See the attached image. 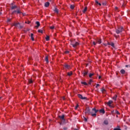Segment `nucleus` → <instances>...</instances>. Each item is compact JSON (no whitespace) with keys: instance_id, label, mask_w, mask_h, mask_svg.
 <instances>
[{"instance_id":"f257e3e1","label":"nucleus","mask_w":130,"mask_h":130,"mask_svg":"<svg viewBox=\"0 0 130 130\" xmlns=\"http://www.w3.org/2000/svg\"><path fill=\"white\" fill-rule=\"evenodd\" d=\"M92 111L94 112V113H93V112H90V109L89 108H86L84 113L85 114H91V116H94V117H96V116L97 115V113L99 110H96L95 108H92Z\"/></svg>"},{"instance_id":"f03ea898","label":"nucleus","mask_w":130,"mask_h":130,"mask_svg":"<svg viewBox=\"0 0 130 130\" xmlns=\"http://www.w3.org/2000/svg\"><path fill=\"white\" fill-rule=\"evenodd\" d=\"M12 26H15L16 28H19V29H23V26L21 25V23H13Z\"/></svg>"},{"instance_id":"7ed1b4c3","label":"nucleus","mask_w":130,"mask_h":130,"mask_svg":"<svg viewBox=\"0 0 130 130\" xmlns=\"http://www.w3.org/2000/svg\"><path fill=\"white\" fill-rule=\"evenodd\" d=\"M123 30V27L122 26H119L118 27V29H116V33L117 34H119L120 33H121Z\"/></svg>"},{"instance_id":"20e7f679","label":"nucleus","mask_w":130,"mask_h":130,"mask_svg":"<svg viewBox=\"0 0 130 130\" xmlns=\"http://www.w3.org/2000/svg\"><path fill=\"white\" fill-rule=\"evenodd\" d=\"M13 14H22L21 10H20V8H17L16 10L13 11Z\"/></svg>"},{"instance_id":"39448f33","label":"nucleus","mask_w":130,"mask_h":130,"mask_svg":"<svg viewBox=\"0 0 130 130\" xmlns=\"http://www.w3.org/2000/svg\"><path fill=\"white\" fill-rule=\"evenodd\" d=\"M78 96L79 97V98L82 99V100H86V99H87L86 97H83V95L80 94H78Z\"/></svg>"},{"instance_id":"423d86ee","label":"nucleus","mask_w":130,"mask_h":130,"mask_svg":"<svg viewBox=\"0 0 130 130\" xmlns=\"http://www.w3.org/2000/svg\"><path fill=\"white\" fill-rule=\"evenodd\" d=\"M88 73H89L88 71L84 70L83 72H82V74H83V77H86L87 75H88Z\"/></svg>"},{"instance_id":"0eeeda50","label":"nucleus","mask_w":130,"mask_h":130,"mask_svg":"<svg viewBox=\"0 0 130 130\" xmlns=\"http://www.w3.org/2000/svg\"><path fill=\"white\" fill-rule=\"evenodd\" d=\"M112 103H113V102L112 101H109L107 103V106H109V107H111V104H112Z\"/></svg>"},{"instance_id":"6e6552de","label":"nucleus","mask_w":130,"mask_h":130,"mask_svg":"<svg viewBox=\"0 0 130 130\" xmlns=\"http://www.w3.org/2000/svg\"><path fill=\"white\" fill-rule=\"evenodd\" d=\"M59 118L61 119V120H63V121H66V119H64V115H62L61 116H59Z\"/></svg>"},{"instance_id":"1a4fd4ad","label":"nucleus","mask_w":130,"mask_h":130,"mask_svg":"<svg viewBox=\"0 0 130 130\" xmlns=\"http://www.w3.org/2000/svg\"><path fill=\"white\" fill-rule=\"evenodd\" d=\"M64 67L65 68V69H67V70H69V69H71V66L68 64H65L64 65Z\"/></svg>"},{"instance_id":"9d476101","label":"nucleus","mask_w":130,"mask_h":130,"mask_svg":"<svg viewBox=\"0 0 130 130\" xmlns=\"http://www.w3.org/2000/svg\"><path fill=\"white\" fill-rule=\"evenodd\" d=\"M36 24H37L36 28H39V26H40V22H39V21H36Z\"/></svg>"},{"instance_id":"9b49d317","label":"nucleus","mask_w":130,"mask_h":130,"mask_svg":"<svg viewBox=\"0 0 130 130\" xmlns=\"http://www.w3.org/2000/svg\"><path fill=\"white\" fill-rule=\"evenodd\" d=\"M72 45L73 47H76L77 45H79V43L76 42L75 44H72Z\"/></svg>"},{"instance_id":"f8f14e48","label":"nucleus","mask_w":130,"mask_h":130,"mask_svg":"<svg viewBox=\"0 0 130 130\" xmlns=\"http://www.w3.org/2000/svg\"><path fill=\"white\" fill-rule=\"evenodd\" d=\"M99 112H100V113H103V114H104V113H105V110H104V109L100 110Z\"/></svg>"},{"instance_id":"ddd939ff","label":"nucleus","mask_w":130,"mask_h":130,"mask_svg":"<svg viewBox=\"0 0 130 130\" xmlns=\"http://www.w3.org/2000/svg\"><path fill=\"white\" fill-rule=\"evenodd\" d=\"M18 8V7H17V6H16V5L12 6L11 7V10H15V9H16V10H17Z\"/></svg>"},{"instance_id":"4468645a","label":"nucleus","mask_w":130,"mask_h":130,"mask_svg":"<svg viewBox=\"0 0 130 130\" xmlns=\"http://www.w3.org/2000/svg\"><path fill=\"white\" fill-rule=\"evenodd\" d=\"M108 45H111L112 47H114V43H108Z\"/></svg>"},{"instance_id":"2eb2a0df","label":"nucleus","mask_w":130,"mask_h":130,"mask_svg":"<svg viewBox=\"0 0 130 130\" xmlns=\"http://www.w3.org/2000/svg\"><path fill=\"white\" fill-rule=\"evenodd\" d=\"M120 73L122 74V75H124V74H125V71L123 69H122L120 70Z\"/></svg>"},{"instance_id":"dca6fc26","label":"nucleus","mask_w":130,"mask_h":130,"mask_svg":"<svg viewBox=\"0 0 130 130\" xmlns=\"http://www.w3.org/2000/svg\"><path fill=\"white\" fill-rule=\"evenodd\" d=\"M109 122L108 120H105L104 121V124H105L106 125H108Z\"/></svg>"},{"instance_id":"f3484780","label":"nucleus","mask_w":130,"mask_h":130,"mask_svg":"<svg viewBox=\"0 0 130 130\" xmlns=\"http://www.w3.org/2000/svg\"><path fill=\"white\" fill-rule=\"evenodd\" d=\"M113 130H121L120 129V126L119 125H118L116 128H114Z\"/></svg>"},{"instance_id":"a211bd4d","label":"nucleus","mask_w":130,"mask_h":130,"mask_svg":"<svg viewBox=\"0 0 130 130\" xmlns=\"http://www.w3.org/2000/svg\"><path fill=\"white\" fill-rule=\"evenodd\" d=\"M45 7L46 8H48V7H49V2H46L45 4Z\"/></svg>"},{"instance_id":"6ab92c4d","label":"nucleus","mask_w":130,"mask_h":130,"mask_svg":"<svg viewBox=\"0 0 130 130\" xmlns=\"http://www.w3.org/2000/svg\"><path fill=\"white\" fill-rule=\"evenodd\" d=\"M45 61H46L47 63H48V62H49V61H48V56H46L45 57Z\"/></svg>"},{"instance_id":"aec40b11","label":"nucleus","mask_w":130,"mask_h":130,"mask_svg":"<svg viewBox=\"0 0 130 130\" xmlns=\"http://www.w3.org/2000/svg\"><path fill=\"white\" fill-rule=\"evenodd\" d=\"M33 36H34V35L33 34H30L31 39L32 41H34V38L33 37Z\"/></svg>"},{"instance_id":"412c9836","label":"nucleus","mask_w":130,"mask_h":130,"mask_svg":"<svg viewBox=\"0 0 130 130\" xmlns=\"http://www.w3.org/2000/svg\"><path fill=\"white\" fill-rule=\"evenodd\" d=\"M81 84H82V85H85V86H87V85H88V83H86V82H83V81H82V82H81Z\"/></svg>"},{"instance_id":"4be33fe9","label":"nucleus","mask_w":130,"mask_h":130,"mask_svg":"<svg viewBox=\"0 0 130 130\" xmlns=\"http://www.w3.org/2000/svg\"><path fill=\"white\" fill-rule=\"evenodd\" d=\"M87 7H85L84 8V9H83V10L82 11L83 13H86V12L87 11Z\"/></svg>"},{"instance_id":"5701e85b","label":"nucleus","mask_w":130,"mask_h":130,"mask_svg":"<svg viewBox=\"0 0 130 130\" xmlns=\"http://www.w3.org/2000/svg\"><path fill=\"white\" fill-rule=\"evenodd\" d=\"M101 91H102V93H105V92H106V90L105 89H104V87H103L101 89Z\"/></svg>"},{"instance_id":"b1692460","label":"nucleus","mask_w":130,"mask_h":130,"mask_svg":"<svg viewBox=\"0 0 130 130\" xmlns=\"http://www.w3.org/2000/svg\"><path fill=\"white\" fill-rule=\"evenodd\" d=\"M54 12H55V13H56V14H58V9L57 8H55Z\"/></svg>"},{"instance_id":"393cba45","label":"nucleus","mask_w":130,"mask_h":130,"mask_svg":"<svg viewBox=\"0 0 130 130\" xmlns=\"http://www.w3.org/2000/svg\"><path fill=\"white\" fill-rule=\"evenodd\" d=\"M68 76H69L70 77V76H72V75H73V72H68L67 73Z\"/></svg>"},{"instance_id":"a878e982","label":"nucleus","mask_w":130,"mask_h":130,"mask_svg":"<svg viewBox=\"0 0 130 130\" xmlns=\"http://www.w3.org/2000/svg\"><path fill=\"white\" fill-rule=\"evenodd\" d=\"M45 39H46V41H49V36H46Z\"/></svg>"},{"instance_id":"bb28decb","label":"nucleus","mask_w":130,"mask_h":130,"mask_svg":"<svg viewBox=\"0 0 130 130\" xmlns=\"http://www.w3.org/2000/svg\"><path fill=\"white\" fill-rule=\"evenodd\" d=\"M116 98H117V96L116 95H115L113 96V100H115V101H116Z\"/></svg>"},{"instance_id":"cd10ccee","label":"nucleus","mask_w":130,"mask_h":130,"mask_svg":"<svg viewBox=\"0 0 130 130\" xmlns=\"http://www.w3.org/2000/svg\"><path fill=\"white\" fill-rule=\"evenodd\" d=\"M70 8L71 9V10H74V9H75V6L71 5L70 6Z\"/></svg>"},{"instance_id":"c85d7f7f","label":"nucleus","mask_w":130,"mask_h":130,"mask_svg":"<svg viewBox=\"0 0 130 130\" xmlns=\"http://www.w3.org/2000/svg\"><path fill=\"white\" fill-rule=\"evenodd\" d=\"M115 11H116V12H119V9H118V7H116L115 8Z\"/></svg>"},{"instance_id":"c756f323","label":"nucleus","mask_w":130,"mask_h":130,"mask_svg":"<svg viewBox=\"0 0 130 130\" xmlns=\"http://www.w3.org/2000/svg\"><path fill=\"white\" fill-rule=\"evenodd\" d=\"M38 32L39 33H41V34H42V33H43V30H41V29H39V30H38Z\"/></svg>"},{"instance_id":"7c9ffc66","label":"nucleus","mask_w":130,"mask_h":130,"mask_svg":"<svg viewBox=\"0 0 130 130\" xmlns=\"http://www.w3.org/2000/svg\"><path fill=\"white\" fill-rule=\"evenodd\" d=\"M97 42H98V43L100 44L101 43V39H98L97 40Z\"/></svg>"},{"instance_id":"2f4dec72","label":"nucleus","mask_w":130,"mask_h":130,"mask_svg":"<svg viewBox=\"0 0 130 130\" xmlns=\"http://www.w3.org/2000/svg\"><path fill=\"white\" fill-rule=\"evenodd\" d=\"M92 76H94V73H90V74H89V77H90V78H92Z\"/></svg>"},{"instance_id":"473e14b6","label":"nucleus","mask_w":130,"mask_h":130,"mask_svg":"<svg viewBox=\"0 0 130 130\" xmlns=\"http://www.w3.org/2000/svg\"><path fill=\"white\" fill-rule=\"evenodd\" d=\"M115 113H116V114H118L119 115V114H120V113H119V112H118V111L116 110L115 111Z\"/></svg>"},{"instance_id":"72a5a7b5","label":"nucleus","mask_w":130,"mask_h":130,"mask_svg":"<svg viewBox=\"0 0 130 130\" xmlns=\"http://www.w3.org/2000/svg\"><path fill=\"white\" fill-rule=\"evenodd\" d=\"M12 20V18H7V22L9 23V22H11Z\"/></svg>"},{"instance_id":"f704fd0d","label":"nucleus","mask_w":130,"mask_h":130,"mask_svg":"<svg viewBox=\"0 0 130 130\" xmlns=\"http://www.w3.org/2000/svg\"><path fill=\"white\" fill-rule=\"evenodd\" d=\"M50 29H51V30H53V29H54V26L53 25V26H50Z\"/></svg>"},{"instance_id":"c9c22d12","label":"nucleus","mask_w":130,"mask_h":130,"mask_svg":"<svg viewBox=\"0 0 130 130\" xmlns=\"http://www.w3.org/2000/svg\"><path fill=\"white\" fill-rule=\"evenodd\" d=\"M28 82H29V84H32V83H33V81L31 79L29 80Z\"/></svg>"},{"instance_id":"e433bc0d","label":"nucleus","mask_w":130,"mask_h":130,"mask_svg":"<svg viewBox=\"0 0 130 130\" xmlns=\"http://www.w3.org/2000/svg\"><path fill=\"white\" fill-rule=\"evenodd\" d=\"M91 82H93V80H92V79H90L89 82L88 83V84H89V85H91Z\"/></svg>"},{"instance_id":"4c0bfd02","label":"nucleus","mask_w":130,"mask_h":130,"mask_svg":"<svg viewBox=\"0 0 130 130\" xmlns=\"http://www.w3.org/2000/svg\"><path fill=\"white\" fill-rule=\"evenodd\" d=\"M102 5H103V6H106V2L103 3H102Z\"/></svg>"},{"instance_id":"58836bf2","label":"nucleus","mask_w":130,"mask_h":130,"mask_svg":"<svg viewBox=\"0 0 130 130\" xmlns=\"http://www.w3.org/2000/svg\"><path fill=\"white\" fill-rule=\"evenodd\" d=\"M99 86H100V85L99 84H97L96 86H95V88H98V87H99Z\"/></svg>"},{"instance_id":"ea45409f","label":"nucleus","mask_w":130,"mask_h":130,"mask_svg":"<svg viewBox=\"0 0 130 130\" xmlns=\"http://www.w3.org/2000/svg\"><path fill=\"white\" fill-rule=\"evenodd\" d=\"M63 129L64 130H67L68 129V127H64Z\"/></svg>"},{"instance_id":"a19ab883","label":"nucleus","mask_w":130,"mask_h":130,"mask_svg":"<svg viewBox=\"0 0 130 130\" xmlns=\"http://www.w3.org/2000/svg\"><path fill=\"white\" fill-rule=\"evenodd\" d=\"M70 53V51H65V53H66V54H68V53Z\"/></svg>"},{"instance_id":"79ce46f5","label":"nucleus","mask_w":130,"mask_h":130,"mask_svg":"<svg viewBox=\"0 0 130 130\" xmlns=\"http://www.w3.org/2000/svg\"><path fill=\"white\" fill-rule=\"evenodd\" d=\"M78 107H79V105H77V106L75 107V109H77Z\"/></svg>"},{"instance_id":"37998d69","label":"nucleus","mask_w":130,"mask_h":130,"mask_svg":"<svg viewBox=\"0 0 130 130\" xmlns=\"http://www.w3.org/2000/svg\"><path fill=\"white\" fill-rule=\"evenodd\" d=\"M130 65H125V68H129Z\"/></svg>"},{"instance_id":"c03bdc74","label":"nucleus","mask_w":130,"mask_h":130,"mask_svg":"<svg viewBox=\"0 0 130 130\" xmlns=\"http://www.w3.org/2000/svg\"><path fill=\"white\" fill-rule=\"evenodd\" d=\"M93 45H96V43H95V42H93Z\"/></svg>"},{"instance_id":"a18cd8bd","label":"nucleus","mask_w":130,"mask_h":130,"mask_svg":"<svg viewBox=\"0 0 130 130\" xmlns=\"http://www.w3.org/2000/svg\"><path fill=\"white\" fill-rule=\"evenodd\" d=\"M30 23H31V21H27V24H30Z\"/></svg>"},{"instance_id":"49530a36","label":"nucleus","mask_w":130,"mask_h":130,"mask_svg":"<svg viewBox=\"0 0 130 130\" xmlns=\"http://www.w3.org/2000/svg\"><path fill=\"white\" fill-rule=\"evenodd\" d=\"M21 14H22V15H23V16H26V14H25V13H21Z\"/></svg>"},{"instance_id":"de8ad7c7","label":"nucleus","mask_w":130,"mask_h":130,"mask_svg":"<svg viewBox=\"0 0 130 130\" xmlns=\"http://www.w3.org/2000/svg\"><path fill=\"white\" fill-rule=\"evenodd\" d=\"M96 4H97V5H98L99 4V3L98 2V1H95Z\"/></svg>"},{"instance_id":"09e8293b","label":"nucleus","mask_w":130,"mask_h":130,"mask_svg":"<svg viewBox=\"0 0 130 130\" xmlns=\"http://www.w3.org/2000/svg\"><path fill=\"white\" fill-rule=\"evenodd\" d=\"M84 120H85V121H87V118H84Z\"/></svg>"},{"instance_id":"8fccbe9b","label":"nucleus","mask_w":130,"mask_h":130,"mask_svg":"<svg viewBox=\"0 0 130 130\" xmlns=\"http://www.w3.org/2000/svg\"><path fill=\"white\" fill-rule=\"evenodd\" d=\"M99 79H101V76H99Z\"/></svg>"},{"instance_id":"3c124183","label":"nucleus","mask_w":130,"mask_h":130,"mask_svg":"<svg viewBox=\"0 0 130 130\" xmlns=\"http://www.w3.org/2000/svg\"><path fill=\"white\" fill-rule=\"evenodd\" d=\"M98 5H99V6H101V3H99Z\"/></svg>"},{"instance_id":"603ef678","label":"nucleus","mask_w":130,"mask_h":130,"mask_svg":"<svg viewBox=\"0 0 130 130\" xmlns=\"http://www.w3.org/2000/svg\"><path fill=\"white\" fill-rule=\"evenodd\" d=\"M25 24H28L27 21H25Z\"/></svg>"},{"instance_id":"864d4df0","label":"nucleus","mask_w":130,"mask_h":130,"mask_svg":"<svg viewBox=\"0 0 130 130\" xmlns=\"http://www.w3.org/2000/svg\"><path fill=\"white\" fill-rule=\"evenodd\" d=\"M92 112H93V113H95L94 111H93V110H92Z\"/></svg>"},{"instance_id":"5fc2aeb1","label":"nucleus","mask_w":130,"mask_h":130,"mask_svg":"<svg viewBox=\"0 0 130 130\" xmlns=\"http://www.w3.org/2000/svg\"><path fill=\"white\" fill-rule=\"evenodd\" d=\"M2 15V12H0V16Z\"/></svg>"},{"instance_id":"6e6d98bb","label":"nucleus","mask_w":130,"mask_h":130,"mask_svg":"<svg viewBox=\"0 0 130 130\" xmlns=\"http://www.w3.org/2000/svg\"><path fill=\"white\" fill-rule=\"evenodd\" d=\"M105 46H107V44H105Z\"/></svg>"},{"instance_id":"4d7b16f0","label":"nucleus","mask_w":130,"mask_h":130,"mask_svg":"<svg viewBox=\"0 0 130 130\" xmlns=\"http://www.w3.org/2000/svg\"><path fill=\"white\" fill-rule=\"evenodd\" d=\"M112 107H111V108H113V106H111Z\"/></svg>"},{"instance_id":"13d9d810","label":"nucleus","mask_w":130,"mask_h":130,"mask_svg":"<svg viewBox=\"0 0 130 130\" xmlns=\"http://www.w3.org/2000/svg\"><path fill=\"white\" fill-rule=\"evenodd\" d=\"M116 117H118V115H116Z\"/></svg>"},{"instance_id":"bf43d9fd","label":"nucleus","mask_w":130,"mask_h":130,"mask_svg":"<svg viewBox=\"0 0 130 130\" xmlns=\"http://www.w3.org/2000/svg\"><path fill=\"white\" fill-rule=\"evenodd\" d=\"M0 99H2V97H0Z\"/></svg>"},{"instance_id":"052dcab7","label":"nucleus","mask_w":130,"mask_h":130,"mask_svg":"<svg viewBox=\"0 0 130 130\" xmlns=\"http://www.w3.org/2000/svg\"><path fill=\"white\" fill-rule=\"evenodd\" d=\"M63 100H64V98H63Z\"/></svg>"},{"instance_id":"680f3d73","label":"nucleus","mask_w":130,"mask_h":130,"mask_svg":"<svg viewBox=\"0 0 130 130\" xmlns=\"http://www.w3.org/2000/svg\"><path fill=\"white\" fill-rule=\"evenodd\" d=\"M113 112H114V111H113Z\"/></svg>"}]
</instances>
